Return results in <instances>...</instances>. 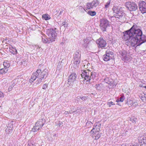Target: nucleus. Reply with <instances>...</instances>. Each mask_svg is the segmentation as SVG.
I'll return each mask as SVG.
<instances>
[{"label":"nucleus","mask_w":146,"mask_h":146,"mask_svg":"<svg viewBox=\"0 0 146 146\" xmlns=\"http://www.w3.org/2000/svg\"><path fill=\"white\" fill-rule=\"evenodd\" d=\"M21 64H25V61H22L21 62Z\"/></svg>","instance_id":"nucleus-43"},{"label":"nucleus","mask_w":146,"mask_h":146,"mask_svg":"<svg viewBox=\"0 0 146 146\" xmlns=\"http://www.w3.org/2000/svg\"><path fill=\"white\" fill-rule=\"evenodd\" d=\"M100 127L98 125L94 126L90 132L92 137L95 140H97L101 137V133H100Z\"/></svg>","instance_id":"nucleus-1"},{"label":"nucleus","mask_w":146,"mask_h":146,"mask_svg":"<svg viewBox=\"0 0 146 146\" xmlns=\"http://www.w3.org/2000/svg\"><path fill=\"white\" fill-rule=\"evenodd\" d=\"M48 87V85L46 84H44L42 86V89H46Z\"/></svg>","instance_id":"nucleus-37"},{"label":"nucleus","mask_w":146,"mask_h":146,"mask_svg":"<svg viewBox=\"0 0 146 146\" xmlns=\"http://www.w3.org/2000/svg\"><path fill=\"white\" fill-rule=\"evenodd\" d=\"M107 104L109 107H110L111 106L114 105L115 104L112 102H108L107 103Z\"/></svg>","instance_id":"nucleus-31"},{"label":"nucleus","mask_w":146,"mask_h":146,"mask_svg":"<svg viewBox=\"0 0 146 146\" xmlns=\"http://www.w3.org/2000/svg\"><path fill=\"white\" fill-rule=\"evenodd\" d=\"M103 59L104 61H108L110 60L109 57H108L106 54H104L103 56Z\"/></svg>","instance_id":"nucleus-28"},{"label":"nucleus","mask_w":146,"mask_h":146,"mask_svg":"<svg viewBox=\"0 0 146 146\" xmlns=\"http://www.w3.org/2000/svg\"><path fill=\"white\" fill-rule=\"evenodd\" d=\"M82 77L84 78V82H90L91 76L92 75V73L89 70H82V73L81 74Z\"/></svg>","instance_id":"nucleus-4"},{"label":"nucleus","mask_w":146,"mask_h":146,"mask_svg":"<svg viewBox=\"0 0 146 146\" xmlns=\"http://www.w3.org/2000/svg\"><path fill=\"white\" fill-rule=\"evenodd\" d=\"M112 9L116 18L119 19L125 14L122 8L121 7L114 6Z\"/></svg>","instance_id":"nucleus-3"},{"label":"nucleus","mask_w":146,"mask_h":146,"mask_svg":"<svg viewBox=\"0 0 146 146\" xmlns=\"http://www.w3.org/2000/svg\"><path fill=\"white\" fill-rule=\"evenodd\" d=\"M145 1H146V0H145Z\"/></svg>","instance_id":"nucleus-51"},{"label":"nucleus","mask_w":146,"mask_h":146,"mask_svg":"<svg viewBox=\"0 0 146 146\" xmlns=\"http://www.w3.org/2000/svg\"><path fill=\"white\" fill-rule=\"evenodd\" d=\"M139 8L141 12L143 14L146 13V3L141 1L139 3Z\"/></svg>","instance_id":"nucleus-11"},{"label":"nucleus","mask_w":146,"mask_h":146,"mask_svg":"<svg viewBox=\"0 0 146 146\" xmlns=\"http://www.w3.org/2000/svg\"><path fill=\"white\" fill-rule=\"evenodd\" d=\"M125 99V98L124 96V95H123V96H121V97H120L119 98L120 100L119 101L120 102H123L124 100Z\"/></svg>","instance_id":"nucleus-33"},{"label":"nucleus","mask_w":146,"mask_h":146,"mask_svg":"<svg viewBox=\"0 0 146 146\" xmlns=\"http://www.w3.org/2000/svg\"><path fill=\"white\" fill-rule=\"evenodd\" d=\"M86 96H83L81 98V99L82 100H85L86 99Z\"/></svg>","instance_id":"nucleus-41"},{"label":"nucleus","mask_w":146,"mask_h":146,"mask_svg":"<svg viewBox=\"0 0 146 146\" xmlns=\"http://www.w3.org/2000/svg\"><path fill=\"white\" fill-rule=\"evenodd\" d=\"M76 75L75 73H73L69 76L68 80V82L69 84L73 83L76 80Z\"/></svg>","instance_id":"nucleus-13"},{"label":"nucleus","mask_w":146,"mask_h":146,"mask_svg":"<svg viewBox=\"0 0 146 146\" xmlns=\"http://www.w3.org/2000/svg\"><path fill=\"white\" fill-rule=\"evenodd\" d=\"M87 13L89 15L92 16H95L96 14V13L95 11H88Z\"/></svg>","instance_id":"nucleus-25"},{"label":"nucleus","mask_w":146,"mask_h":146,"mask_svg":"<svg viewBox=\"0 0 146 146\" xmlns=\"http://www.w3.org/2000/svg\"><path fill=\"white\" fill-rule=\"evenodd\" d=\"M64 114L65 115L68 114H69L68 112V111H65Z\"/></svg>","instance_id":"nucleus-44"},{"label":"nucleus","mask_w":146,"mask_h":146,"mask_svg":"<svg viewBox=\"0 0 146 146\" xmlns=\"http://www.w3.org/2000/svg\"><path fill=\"white\" fill-rule=\"evenodd\" d=\"M3 65L4 67V68L7 69H8L10 66L9 62L7 61L4 62H3Z\"/></svg>","instance_id":"nucleus-22"},{"label":"nucleus","mask_w":146,"mask_h":146,"mask_svg":"<svg viewBox=\"0 0 146 146\" xmlns=\"http://www.w3.org/2000/svg\"><path fill=\"white\" fill-rule=\"evenodd\" d=\"M13 126V125L11 123L7 125L5 129V131L7 133L9 134L12 132Z\"/></svg>","instance_id":"nucleus-14"},{"label":"nucleus","mask_w":146,"mask_h":146,"mask_svg":"<svg viewBox=\"0 0 146 146\" xmlns=\"http://www.w3.org/2000/svg\"><path fill=\"white\" fill-rule=\"evenodd\" d=\"M64 23H65V22H64Z\"/></svg>","instance_id":"nucleus-50"},{"label":"nucleus","mask_w":146,"mask_h":146,"mask_svg":"<svg viewBox=\"0 0 146 146\" xmlns=\"http://www.w3.org/2000/svg\"><path fill=\"white\" fill-rule=\"evenodd\" d=\"M105 54L109 57L110 60L114 58V54L113 52L109 50H107L106 51Z\"/></svg>","instance_id":"nucleus-15"},{"label":"nucleus","mask_w":146,"mask_h":146,"mask_svg":"<svg viewBox=\"0 0 146 146\" xmlns=\"http://www.w3.org/2000/svg\"><path fill=\"white\" fill-rule=\"evenodd\" d=\"M144 87L146 89V86H144Z\"/></svg>","instance_id":"nucleus-48"},{"label":"nucleus","mask_w":146,"mask_h":146,"mask_svg":"<svg viewBox=\"0 0 146 146\" xmlns=\"http://www.w3.org/2000/svg\"><path fill=\"white\" fill-rule=\"evenodd\" d=\"M96 43L98 44V47L102 48H105L107 45L106 41L102 38H100L97 40Z\"/></svg>","instance_id":"nucleus-10"},{"label":"nucleus","mask_w":146,"mask_h":146,"mask_svg":"<svg viewBox=\"0 0 146 146\" xmlns=\"http://www.w3.org/2000/svg\"><path fill=\"white\" fill-rule=\"evenodd\" d=\"M119 100H116V102H120V101H119Z\"/></svg>","instance_id":"nucleus-46"},{"label":"nucleus","mask_w":146,"mask_h":146,"mask_svg":"<svg viewBox=\"0 0 146 146\" xmlns=\"http://www.w3.org/2000/svg\"><path fill=\"white\" fill-rule=\"evenodd\" d=\"M42 41L44 43H49L50 42H51L50 40L49 39V40L46 38H42Z\"/></svg>","instance_id":"nucleus-27"},{"label":"nucleus","mask_w":146,"mask_h":146,"mask_svg":"<svg viewBox=\"0 0 146 146\" xmlns=\"http://www.w3.org/2000/svg\"><path fill=\"white\" fill-rule=\"evenodd\" d=\"M14 85H15L14 84H13L12 85H11V86H9L8 88L9 91H10L12 90L13 87H14Z\"/></svg>","instance_id":"nucleus-36"},{"label":"nucleus","mask_w":146,"mask_h":146,"mask_svg":"<svg viewBox=\"0 0 146 146\" xmlns=\"http://www.w3.org/2000/svg\"><path fill=\"white\" fill-rule=\"evenodd\" d=\"M123 33L124 35L123 38L126 42L129 40L131 37H132V35L131 34V31L129 30L124 31Z\"/></svg>","instance_id":"nucleus-12"},{"label":"nucleus","mask_w":146,"mask_h":146,"mask_svg":"<svg viewBox=\"0 0 146 146\" xmlns=\"http://www.w3.org/2000/svg\"><path fill=\"white\" fill-rule=\"evenodd\" d=\"M92 2L93 3V6L95 7H96L100 3V2L98 0L93 1Z\"/></svg>","instance_id":"nucleus-26"},{"label":"nucleus","mask_w":146,"mask_h":146,"mask_svg":"<svg viewBox=\"0 0 146 146\" xmlns=\"http://www.w3.org/2000/svg\"><path fill=\"white\" fill-rule=\"evenodd\" d=\"M3 93L0 91V98L3 96Z\"/></svg>","instance_id":"nucleus-42"},{"label":"nucleus","mask_w":146,"mask_h":146,"mask_svg":"<svg viewBox=\"0 0 146 146\" xmlns=\"http://www.w3.org/2000/svg\"><path fill=\"white\" fill-rule=\"evenodd\" d=\"M9 48L10 49L9 50H13V49H15V48L13 47L12 46H10Z\"/></svg>","instance_id":"nucleus-40"},{"label":"nucleus","mask_w":146,"mask_h":146,"mask_svg":"<svg viewBox=\"0 0 146 146\" xmlns=\"http://www.w3.org/2000/svg\"><path fill=\"white\" fill-rule=\"evenodd\" d=\"M42 18L46 20H49L50 18V16L47 14L43 15L42 16Z\"/></svg>","instance_id":"nucleus-23"},{"label":"nucleus","mask_w":146,"mask_h":146,"mask_svg":"<svg viewBox=\"0 0 146 146\" xmlns=\"http://www.w3.org/2000/svg\"><path fill=\"white\" fill-rule=\"evenodd\" d=\"M37 73H38V74L37 75V78H38V81L39 83L41 81L44 77L45 76H46L47 74L46 71H43L41 72V70L39 69L37 70Z\"/></svg>","instance_id":"nucleus-9"},{"label":"nucleus","mask_w":146,"mask_h":146,"mask_svg":"<svg viewBox=\"0 0 146 146\" xmlns=\"http://www.w3.org/2000/svg\"><path fill=\"white\" fill-rule=\"evenodd\" d=\"M125 5L126 8L130 11H135L138 9L137 4L133 1H128L126 2Z\"/></svg>","instance_id":"nucleus-5"},{"label":"nucleus","mask_w":146,"mask_h":146,"mask_svg":"<svg viewBox=\"0 0 146 146\" xmlns=\"http://www.w3.org/2000/svg\"><path fill=\"white\" fill-rule=\"evenodd\" d=\"M63 25H65V24H64H64H63Z\"/></svg>","instance_id":"nucleus-49"},{"label":"nucleus","mask_w":146,"mask_h":146,"mask_svg":"<svg viewBox=\"0 0 146 146\" xmlns=\"http://www.w3.org/2000/svg\"><path fill=\"white\" fill-rule=\"evenodd\" d=\"M102 85L101 84H97L96 85L95 87L96 89L99 90L100 89Z\"/></svg>","instance_id":"nucleus-30"},{"label":"nucleus","mask_w":146,"mask_h":146,"mask_svg":"<svg viewBox=\"0 0 146 146\" xmlns=\"http://www.w3.org/2000/svg\"><path fill=\"white\" fill-rule=\"evenodd\" d=\"M139 41L140 45L143 43L146 42V36L145 35H143L141 36V37L139 38Z\"/></svg>","instance_id":"nucleus-17"},{"label":"nucleus","mask_w":146,"mask_h":146,"mask_svg":"<svg viewBox=\"0 0 146 146\" xmlns=\"http://www.w3.org/2000/svg\"><path fill=\"white\" fill-rule=\"evenodd\" d=\"M94 6L92 3H88L86 5L87 8L88 9H90L93 8Z\"/></svg>","instance_id":"nucleus-21"},{"label":"nucleus","mask_w":146,"mask_h":146,"mask_svg":"<svg viewBox=\"0 0 146 146\" xmlns=\"http://www.w3.org/2000/svg\"><path fill=\"white\" fill-rule=\"evenodd\" d=\"M100 26L101 29L103 31H106V29L108 25V22L105 19H102L100 20Z\"/></svg>","instance_id":"nucleus-8"},{"label":"nucleus","mask_w":146,"mask_h":146,"mask_svg":"<svg viewBox=\"0 0 146 146\" xmlns=\"http://www.w3.org/2000/svg\"><path fill=\"white\" fill-rule=\"evenodd\" d=\"M36 78V73H33L31 76V79L29 80V82L31 83L35 80Z\"/></svg>","instance_id":"nucleus-19"},{"label":"nucleus","mask_w":146,"mask_h":146,"mask_svg":"<svg viewBox=\"0 0 146 146\" xmlns=\"http://www.w3.org/2000/svg\"><path fill=\"white\" fill-rule=\"evenodd\" d=\"M111 85L113 86H114V85H115V84H114L113 83H112L111 84Z\"/></svg>","instance_id":"nucleus-45"},{"label":"nucleus","mask_w":146,"mask_h":146,"mask_svg":"<svg viewBox=\"0 0 146 146\" xmlns=\"http://www.w3.org/2000/svg\"><path fill=\"white\" fill-rule=\"evenodd\" d=\"M132 146H138L137 145H133Z\"/></svg>","instance_id":"nucleus-47"},{"label":"nucleus","mask_w":146,"mask_h":146,"mask_svg":"<svg viewBox=\"0 0 146 146\" xmlns=\"http://www.w3.org/2000/svg\"><path fill=\"white\" fill-rule=\"evenodd\" d=\"M131 31V34L132 37H134L138 39L141 37L142 35V32L141 30L138 28L136 25H133L129 29Z\"/></svg>","instance_id":"nucleus-2"},{"label":"nucleus","mask_w":146,"mask_h":146,"mask_svg":"<svg viewBox=\"0 0 146 146\" xmlns=\"http://www.w3.org/2000/svg\"><path fill=\"white\" fill-rule=\"evenodd\" d=\"M111 3L110 0H109L106 3V4L105 6V8H107L108 7L109 5H110Z\"/></svg>","instance_id":"nucleus-32"},{"label":"nucleus","mask_w":146,"mask_h":146,"mask_svg":"<svg viewBox=\"0 0 146 146\" xmlns=\"http://www.w3.org/2000/svg\"><path fill=\"white\" fill-rule=\"evenodd\" d=\"M10 52L14 54H16L17 53V50L16 49H13L11 50H9Z\"/></svg>","instance_id":"nucleus-29"},{"label":"nucleus","mask_w":146,"mask_h":146,"mask_svg":"<svg viewBox=\"0 0 146 146\" xmlns=\"http://www.w3.org/2000/svg\"><path fill=\"white\" fill-rule=\"evenodd\" d=\"M74 64L76 65H78L80 63V57L79 56L76 55L74 56Z\"/></svg>","instance_id":"nucleus-16"},{"label":"nucleus","mask_w":146,"mask_h":146,"mask_svg":"<svg viewBox=\"0 0 146 146\" xmlns=\"http://www.w3.org/2000/svg\"><path fill=\"white\" fill-rule=\"evenodd\" d=\"M137 120V118L134 116L133 117V119H130V121L133 123L135 122Z\"/></svg>","instance_id":"nucleus-34"},{"label":"nucleus","mask_w":146,"mask_h":146,"mask_svg":"<svg viewBox=\"0 0 146 146\" xmlns=\"http://www.w3.org/2000/svg\"><path fill=\"white\" fill-rule=\"evenodd\" d=\"M8 71V69L5 68L1 69L0 70V74H2L6 73Z\"/></svg>","instance_id":"nucleus-24"},{"label":"nucleus","mask_w":146,"mask_h":146,"mask_svg":"<svg viewBox=\"0 0 146 146\" xmlns=\"http://www.w3.org/2000/svg\"><path fill=\"white\" fill-rule=\"evenodd\" d=\"M32 131L34 132H35L36 131V130L35 129V126H34V128L32 129Z\"/></svg>","instance_id":"nucleus-39"},{"label":"nucleus","mask_w":146,"mask_h":146,"mask_svg":"<svg viewBox=\"0 0 146 146\" xmlns=\"http://www.w3.org/2000/svg\"><path fill=\"white\" fill-rule=\"evenodd\" d=\"M143 94H144V95L141 94L139 97L140 99L142 100V101L144 103H146V94H144L143 93Z\"/></svg>","instance_id":"nucleus-20"},{"label":"nucleus","mask_w":146,"mask_h":146,"mask_svg":"<svg viewBox=\"0 0 146 146\" xmlns=\"http://www.w3.org/2000/svg\"><path fill=\"white\" fill-rule=\"evenodd\" d=\"M126 43L127 46H132L137 47L140 45L139 39L134 37L129 39L126 42Z\"/></svg>","instance_id":"nucleus-7"},{"label":"nucleus","mask_w":146,"mask_h":146,"mask_svg":"<svg viewBox=\"0 0 146 146\" xmlns=\"http://www.w3.org/2000/svg\"><path fill=\"white\" fill-rule=\"evenodd\" d=\"M40 125H38L37 126H38L39 127L38 128V129H37L38 130H39L43 126V124L42 122H40L39 123Z\"/></svg>","instance_id":"nucleus-35"},{"label":"nucleus","mask_w":146,"mask_h":146,"mask_svg":"<svg viewBox=\"0 0 146 146\" xmlns=\"http://www.w3.org/2000/svg\"><path fill=\"white\" fill-rule=\"evenodd\" d=\"M27 146H35V145L32 143H29L28 144Z\"/></svg>","instance_id":"nucleus-38"},{"label":"nucleus","mask_w":146,"mask_h":146,"mask_svg":"<svg viewBox=\"0 0 146 146\" xmlns=\"http://www.w3.org/2000/svg\"><path fill=\"white\" fill-rule=\"evenodd\" d=\"M138 104L137 102H133L132 101H130L129 103L128 104V105L129 106V107L133 106L134 107H136L137 106Z\"/></svg>","instance_id":"nucleus-18"},{"label":"nucleus","mask_w":146,"mask_h":146,"mask_svg":"<svg viewBox=\"0 0 146 146\" xmlns=\"http://www.w3.org/2000/svg\"><path fill=\"white\" fill-rule=\"evenodd\" d=\"M46 34L51 42L55 41L57 35V33L55 30L52 29H48L46 31Z\"/></svg>","instance_id":"nucleus-6"}]
</instances>
